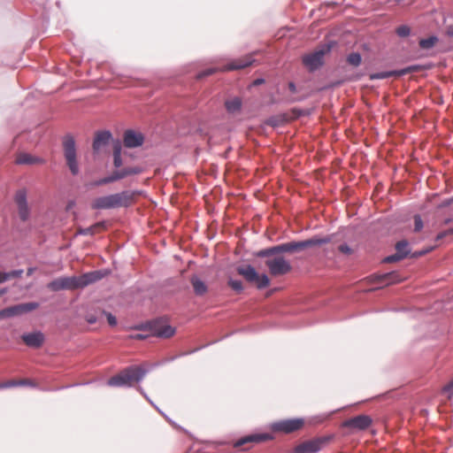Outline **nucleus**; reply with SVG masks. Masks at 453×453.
<instances>
[{
	"label": "nucleus",
	"instance_id": "nucleus-1",
	"mask_svg": "<svg viewBox=\"0 0 453 453\" xmlns=\"http://www.w3.org/2000/svg\"><path fill=\"white\" fill-rule=\"evenodd\" d=\"M103 274L99 271H94L84 273L81 276L60 277L48 283L47 288L51 291H59L63 289L74 290L83 288L100 279Z\"/></svg>",
	"mask_w": 453,
	"mask_h": 453
},
{
	"label": "nucleus",
	"instance_id": "nucleus-2",
	"mask_svg": "<svg viewBox=\"0 0 453 453\" xmlns=\"http://www.w3.org/2000/svg\"><path fill=\"white\" fill-rule=\"evenodd\" d=\"M330 242V238L328 237H312L308 240H304L302 242H291L287 243H282L274 247H271L268 249L262 250L257 253V257H273V255L283 253V252H294L298 250H303L308 248L321 246L323 244L328 243Z\"/></svg>",
	"mask_w": 453,
	"mask_h": 453
},
{
	"label": "nucleus",
	"instance_id": "nucleus-3",
	"mask_svg": "<svg viewBox=\"0 0 453 453\" xmlns=\"http://www.w3.org/2000/svg\"><path fill=\"white\" fill-rule=\"evenodd\" d=\"M138 191L125 190L119 193L100 196L94 199L91 208L94 210H106L119 207H128L134 203Z\"/></svg>",
	"mask_w": 453,
	"mask_h": 453
},
{
	"label": "nucleus",
	"instance_id": "nucleus-4",
	"mask_svg": "<svg viewBox=\"0 0 453 453\" xmlns=\"http://www.w3.org/2000/svg\"><path fill=\"white\" fill-rule=\"evenodd\" d=\"M146 373V370L142 366H130L123 370L119 374L111 377L108 380V385L111 387L132 386L140 381Z\"/></svg>",
	"mask_w": 453,
	"mask_h": 453
},
{
	"label": "nucleus",
	"instance_id": "nucleus-5",
	"mask_svg": "<svg viewBox=\"0 0 453 453\" xmlns=\"http://www.w3.org/2000/svg\"><path fill=\"white\" fill-rule=\"evenodd\" d=\"M237 273L242 276L248 282L255 283L259 289L265 288L270 285V280L267 275H259L255 268L250 265L238 266Z\"/></svg>",
	"mask_w": 453,
	"mask_h": 453
},
{
	"label": "nucleus",
	"instance_id": "nucleus-6",
	"mask_svg": "<svg viewBox=\"0 0 453 453\" xmlns=\"http://www.w3.org/2000/svg\"><path fill=\"white\" fill-rule=\"evenodd\" d=\"M272 276L277 277L285 275L291 272L290 263L282 256L269 257L265 262Z\"/></svg>",
	"mask_w": 453,
	"mask_h": 453
},
{
	"label": "nucleus",
	"instance_id": "nucleus-7",
	"mask_svg": "<svg viewBox=\"0 0 453 453\" xmlns=\"http://www.w3.org/2000/svg\"><path fill=\"white\" fill-rule=\"evenodd\" d=\"M64 154L67 166L73 175L78 174L79 165L76 160L75 142L72 136H65L63 142Z\"/></svg>",
	"mask_w": 453,
	"mask_h": 453
},
{
	"label": "nucleus",
	"instance_id": "nucleus-8",
	"mask_svg": "<svg viewBox=\"0 0 453 453\" xmlns=\"http://www.w3.org/2000/svg\"><path fill=\"white\" fill-rule=\"evenodd\" d=\"M331 50L329 44L323 45L321 48L316 50L314 52L306 54L303 57V64L310 71L318 69L323 64V58L325 54L328 53Z\"/></svg>",
	"mask_w": 453,
	"mask_h": 453
},
{
	"label": "nucleus",
	"instance_id": "nucleus-9",
	"mask_svg": "<svg viewBox=\"0 0 453 453\" xmlns=\"http://www.w3.org/2000/svg\"><path fill=\"white\" fill-rule=\"evenodd\" d=\"M372 424V418L368 415H357L356 417L346 419L342 423V427L349 429L350 434L365 431Z\"/></svg>",
	"mask_w": 453,
	"mask_h": 453
},
{
	"label": "nucleus",
	"instance_id": "nucleus-10",
	"mask_svg": "<svg viewBox=\"0 0 453 453\" xmlns=\"http://www.w3.org/2000/svg\"><path fill=\"white\" fill-rule=\"evenodd\" d=\"M304 426L303 418L283 419L273 423L272 429L273 432L291 434L302 429Z\"/></svg>",
	"mask_w": 453,
	"mask_h": 453
},
{
	"label": "nucleus",
	"instance_id": "nucleus-11",
	"mask_svg": "<svg viewBox=\"0 0 453 453\" xmlns=\"http://www.w3.org/2000/svg\"><path fill=\"white\" fill-rule=\"evenodd\" d=\"M14 203L17 207L19 218L22 221L28 220L30 217V207L27 203V193L24 188L19 189L14 195Z\"/></svg>",
	"mask_w": 453,
	"mask_h": 453
},
{
	"label": "nucleus",
	"instance_id": "nucleus-12",
	"mask_svg": "<svg viewBox=\"0 0 453 453\" xmlns=\"http://www.w3.org/2000/svg\"><path fill=\"white\" fill-rule=\"evenodd\" d=\"M39 307V303L31 302V303H19L13 306L7 307L4 309V317L5 318H12L19 316L27 312H30L34 310H36Z\"/></svg>",
	"mask_w": 453,
	"mask_h": 453
},
{
	"label": "nucleus",
	"instance_id": "nucleus-13",
	"mask_svg": "<svg viewBox=\"0 0 453 453\" xmlns=\"http://www.w3.org/2000/svg\"><path fill=\"white\" fill-rule=\"evenodd\" d=\"M326 443L325 438H316L306 441L296 447L297 453H316Z\"/></svg>",
	"mask_w": 453,
	"mask_h": 453
},
{
	"label": "nucleus",
	"instance_id": "nucleus-14",
	"mask_svg": "<svg viewBox=\"0 0 453 453\" xmlns=\"http://www.w3.org/2000/svg\"><path fill=\"white\" fill-rule=\"evenodd\" d=\"M143 172V168L142 166H129V167H125L123 169H120V170H114L110 175H109V178H110V180L111 182H115L117 180H122L127 176H130V175H136V174H140Z\"/></svg>",
	"mask_w": 453,
	"mask_h": 453
},
{
	"label": "nucleus",
	"instance_id": "nucleus-15",
	"mask_svg": "<svg viewBox=\"0 0 453 453\" xmlns=\"http://www.w3.org/2000/svg\"><path fill=\"white\" fill-rule=\"evenodd\" d=\"M144 142L143 135L134 130H127L124 133L123 142L127 148H136L141 146Z\"/></svg>",
	"mask_w": 453,
	"mask_h": 453
},
{
	"label": "nucleus",
	"instance_id": "nucleus-16",
	"mask_svg": "<svg viewBox=\"0 0 453 453\" xmlns=\"http://www.w3.org/2000/svg\"><path fill=\"white\" fill-rule=\"evenodd\" d=\"M420 70L419 65H411L408 66L404 69L399 70V71H392V72H381V73H376L370 75L371 80H377V79H386L389 78L391 76H401L404 75L412 72H417Z\"/></svg>",
	"mask_w": 453,
	"mask_h": 453
},
{
	"label": "nucleus",
	"instance_id": "nucleus-17",
	"mask_svg": "<svg viewBox=\"0 0 453 453\" xmlns=\"http://www.w3.org/2000/svg\"><path fill=\"white\" fill-rule=\"evenodd\" d=\"M21 339L27 346L35 349L40 348L44 342V335L42 332L23 334Z\"/></svg>",
	"mask_w": 453,
	"mask_h": 453
},
{
	"label": "nucleus",
	"instance_id": "nucleus-18",
	"mask_svg": "<svg viewBox=\"0 0 453 453\" xmlns=\"http://www.w3.org/2000/svg\"><path fill=\"white\" fill-rule=\"evenodd\" d=\"M372 280L375 283L384 286L401 281L400 276L395 272L373 275Z\"/></svg>",
	"mask_w": 453,
	"mask_h": 453
},
{
	"label": "nucleus",
	"instance_id": "nucleus-19",
	"mask_svg": "<svg viewBox=\"0 0 453 453\" xmlns=\"http://www.w3.org/2000/svg\"><path fill=\"white\" fill-rule=\"evenodd\" d=\"M111 138V134L109 131H100L96 134L93 142V150L95 152L100 151L102 148L106 146Z\"/></svg>",
	"mask_w": 453,
	"mask_h": 453
},
{
	"label": "nucleus",
	"instance_id": "nucleus-20",
	"mask_svg": "<svg viewBox=\"0 0 453 453\" xmlns=\"http://www.w3.org/2000/svg\"><path fill=\"white\" fill-rule=\"evenodd\" d=\"M254 59L251 56H246L244 58L236 59L233 61L232 63L226 65L222 71H233V70H238L245 68L249 65H250L253 63Z\"/></svg>",
	"mask_w": 453,
	"mask_h": 453
},
{
	"label": "nucleus",
	"instance_id": "nucleus-21",
	"mask_svg": "<svg viewBox=\"0 0 453 453\" xmlns=\"http://www.w3.org/2000/svg\"><path fill=\"white\" fill-rule=\"evenodd\" d=\"M175 333V329L169 325L157 324L153 327V334L160 338H170Z\"/></svg>",
	"mask_w": 453,
	"mask_h": 453
},
{
	"label": "nucleus",
	"instance_id": "nucleus-22",
	"mask_svg": "<svg viewBox=\"0 0 453 453\" xmlns=\"http://www.w3.org/2000/svg\"><path fill=\"white\" fill-rule=\"evenodd\" d=\"M270 438H271V436L266 434L248 435V436H245V437L240 439L239 441H237L235 443V446L241 447L249 442L265 441L269 440Z\"/></svg>",
	"mask_w": 453,
	"mask_h": 453
},
{
	"label": "nucleus",
	"instance_id": "nucleus-23",
	"mask_svg": "<svg viewBox=\"0 0 453 453\" xmlns=\"http://www.w3.org/2000/svg\"><path fill=\"white\" fill-rule=\"evenodd\" d=\"M190 282H191V285L194 288V292L196 293V295L203 296L207 292L208 288H207L206 284L202 280H200L197 276H196V275L192 276L190 279Z\"/></svg>",
	"mask_w": 453,
	"mask_h": 453
},
{
	"label": "nucleus",
	"instance_id": "nucleus-24",
	"mask_svg": "<svg viewBox=\"0 0 453 453\" xmlns=\"http://www.w3.org/2000/svg\"><path fill=\"white\" fill-rule=\"evenodd\" d=\"M16 163L19 165H33L42 163V161L37 157H34L27 153H20L16 157Z\"/></svg>",
	"mask_w": 453,
	"mask_h": 453
},
{
	"label": "nucleus",
	"instance_id": "nucleus-25",
	"mask_svg": "<svg viewBox=\"0 0 453 453\" xmlns=\"http://www.w3.org/2000/svg\"><path fill=\"white\" fill-rule=\"evenodd\" d=\"M226 108L228 112L235 113L240 111L242 107V100L239 97H234L231 100H227L225 103Z\"/></svg>",
	"mask_w": 453,
	"mask_h": 453
},
{
	"label": "nucleus",
	"instance_id": "nucleus-26",
	"mask_svg": "<svg viewBox=\"0 0 453 453\" xmlns=\"http://www.w3.org/2000/svg\"><path fill=\"white\" fill-rule=\"evenodd\" d=\"M22 273L23 270H13L8 273L0 272V284L4 283L11 279L20 278Z\"/></svg>",
	"mask_w": 453,
	"mask_h": 453
},
{
	"label": "nucleus",
	"instance_id": "nucleus-27",
	"mask_svg": "<svg viewBox=\"0 0 453 453\" xmlns=\"http://www.w3.org/2000/svg\"><path fill=\"white\" fill-rule=\"evenodd\" d=\"M396 253L402 257H406L410 253L409 243L407 241H400L395 244Z\"/></svg>",
	"mask_w": 453,
	"mask_h": 453
},
{
	"label": "nucleus",
	"instance_id": "nucleus-28",
	"mask_svg": "<svg viewBox=\"0 0 453 453\" xmlns=\"http://www.w3.org/2000/svg\"><path fill=\"white\" fill-rule=\"evenodd\" d=\"M437 41H438V39H437L436 36H430V37L426 38V39H421L419 41V46L422 49L429 50V49L433 48L435 45Z\"/></svg>",
	"mask_w": 453,
	"mask_h": 453
},
{
	"label": "nucleus",
	"instance_id": "nucleus-29",
	"mask_svg": "<svg viewBox=\"0 0 453 453\" xmlns=\"http://www.w3.org/2000/svg\"><path fill=\"white\" fill-rule=\"evenodd\" d=\"M103 227H104V223H96L89 227H87L84 229H80L79 233L83 235H88V234L92 235V234H96L98 231V229L103 228Z\"/></svg>",
	"mask_w": 453,
	"mask_h": 453
},
{
	"label": "nucleus",
	"instance_id": "nucleus-30",
	"mask_svg": "<svg viewBox=\"0 0 453 453\" xmlns=\"http://www.w3.org/2000/svg\"><path fill=\"white\" fill-rule=\"evenodd\" d=\"M347 61L353 66H358L362 61L361 55L357 52L350 53L347 58Z\"/></svg>",
	"mask_w": 453,
	"mask_h": 453
},
{
	"label": "nucleus",
	"instance_id": "nucleus-31",
	"mask_svg": "<svg viewBox=\"0 0 453 453\" xmlns=\"http://www.w3.org/2000/svg\"><path fill=\"white\" fill-rule=\"evenodd\" d=\"M228 286L237 293H241L243 290V286L241 280L230 279L228 280Z\"/></svg>",
	"mask_w": 453,
	"mask_h": 453
},
{
	"label": "nucleus",
	"instance_id": "nucleus-32",
	"mask_svg": "<svg viewBox=\"0 0 453 453\" xmlns=\"http://www.w3.org/2000/svg\"><path fill=\"white\" fill-rule=\"evenodd\" d=\"M396 34L400 37H406L410 35L411 29L408 26L403 25L396 28L395 30Z\"/></svg>",
	"mask_w": 453,
	"mask_h": 453
},
{
	"label": "nucleus",
	"instance_id": "nucleus-33",
	"mask_svg": "<svg viewBox=\"0 0 453 453\" xmlns=\"http://www.w3.org/2000/svg\"><path fill=\"white\" fill-rule=\"evenodd\" d=\"M17 383H18V387L19 386H28V387L35 388L37 386L36 383L30 379L17 380Z\"/></svg>",
	"mask_w": 453,
	"mask_h": 453
},
{
	"label": "nucleus",
	"instance_id": "nucleus-34",
	"mask_svg": "<svg viewBox=\"0 0 453 453\" xmlns=\"http://www.w3.org/2000/svg\"><path fill=\"white\" fill-rule=\"evenodd\" d=\"M423 227V221L419 215L414 216V231L419 232Z\"/></svg>",
	"mask_w": 453,
	"mask_h": 453
},
{
	"label": "nucleus",
	"instance_id": "nucleus-35",
	"mask_svg": "<svg viewBox=\"0 0 453 453\" xmlns=\"http://www.w3.org/2000/svg\"><path fill=\"white\" fill-rule=\"evenodd\" d=\"M18 387L17 380H10L4 382H0V389Z\"/></svg>",
	"mask_w": 453,
	"mask_h": 453
},
{
	"label": "nucleus",
	"instance_id": "nucleus-36",
	"mask_svg": "<svg viewBox=\"0 0 453 453\" xmlns=\"http://www.w3.org/2000/svg\"><path fill=\"white\" fill-rule=\"evenodd\" d=\"M218 71L217 68H207L205 69L204 71L199 73L196 76L197 79H202L203 77H206V76H209V75H211L213 74L214 73H216Z\"/></svg>",
	"mask_w": 453,
	"mask_h": 453
},
{
	"label": "nucleus",
	"instance_id": "nucleus-37",
	"mask_svg": "<svg viewBox=\"0 0 453 453\" xmlns=\"http://www.w3.org/2000/svg\"><path fill=\"white\" fill-rule=\"evenodd\" d=\"M338 250L345 255H351L353 253V250L346 243L339 245Z\"/></svg>",
	"mask_w": 453,
	"mask_h": 453
},
{
	"label": "nucleus",
	"instance_id": "nucleus-38",
	"mask_svg": "<svg viewBox=\"0 0 453 453\" xmlns=\"http://www.w3.org/2000/svg\"><path fill=\"white\" fill-rule=\"evenodd\" d=\"M402 259H403V257H402L399 254L395 252V254L385 257L383 261L385 263H395Z\"/></svg>",
	"mask_w": 453,
	"mask_h": 453
},
{
	"label": "nucleus",
	"instance_id": "nucleus-39",
	"mask_svg": "<svg viewBox=\"0 0 453 453\" xmlns=\"http://www.w3.org/2000/svg\"><path fill=\"white\" fill-rule=\"evenodd\" d=\"M109 183H111V182L110 180L109 176H107L103 179H100V180L91 182V185L94 187H98V186H102V185H105V184H109Z\"/></svg>",
	"mask_w": 453,
	"mask_h": 453
},
{
	"label": "nucleus",
	"instance_id": "nucleus-40",
	"mask_svg": "<svg viewBox=\"0 0 453 453\" xmlns=\"http://www.w3.org/2000/svg\"><path fill=\"white\" fill-rule=\"evenodd\" d=\"M449 234H453V227L439 233L436 236V241H441Z\"/></svg>",
	"mask_w": 453,
	"mask_h": 453
},
{
	"label": "nucleus",
	"instance_id": "nucleus-41",
	"mask_svg": "<svg viewBox=\"0 0 453 453\" xmlns=\"http://www.w3.org/2000/svg\"><path fill=\"white\" fill-rule=\"evenodd\" d=\"M443 391L448 394V397L453 396V380L443 388Z\"/></svg>",
	"mask_w": 453,
	"mask_h": 453
},
{
	"label": "nucleus",
	"instance_id": "nucleus-42",
	"mask_svg": "<svg viewBox=\"0 0 453 453\" xmlns=\"http://www.w3.org/2000/svg\"><path fill=\"white\" fill-rule=\"evenodd\" d=\"M113 156H121V144L117 142L113 147Z\"/></svg>",
	"mask_w": 453,
	"mask_h": 453
},
{
	"label": "nucleus",
	"instance_id": "nucleus-43",
	"mask_svg": "<svg viewBox=\"0 0 453 453\" xmlns=\"http://www.w3.org/2000/svg\"><path fill=\"white\" fill-rule=\"evenodd\" d=\"M113 165L116 168H119L122 165L121 156H113Z\"/></svg>",
	"mask_w": 453,
	"mask_h": 453
},
{
	"label": "nucleus",
	"instance_id": "nucleus-44",
	"mask_svg": "<svg viewBox=\"0 0 453 453\" xmlns=\"http://www.w3.org/2000/svg\"><path fill=\"white\" fill-rule=\"evenodd\" d=\"M107 321L111 326H115L117 324L116 318L111 313H107Z\"/></svg>",
	"mask_w": 453,
	"mask_h": 453
},
{
	"label": "nucleus",
	"instance_id": "nucleus-45",
	"mask_svg": "<svg viewBox=\"0 0 453 453\" xmlns=\"http://www.w3.org/2000/svg\"><path fill=\"white\" fill-rule=\"evenodd\" d=\"M434 248H431L429 250H422V251H419L418 253H415L413 256L414 257H418V256H423L425 254H426L427 252L431 251Z\"/></svg>",
	"mask_w": 453,
	"mask_h": 453
},
{
	"label": "nucleus",
	"instance_id": "nucleus-46",
	"mask_svg": "<svg viewBox=\"0 0 453 453\" xmlns=\"http://www.w3.org/2000/svg\"><path fill=\"white\" fill-rule=\"evenodd\" d=\"M288 88L289 90L292 92V93H296V85L294 82H289L288 83Z\"/></svg>",
	"mask_w": 453,
	"mask_h": 453
},
{
	"label": "nucleus",
	"instance_id": "nucleus-47",
	"mask_svg": "<svg viewBox=\"0 0 453 453\" xmlns=\"http://www.w3.org/2000/svg\"><path fill=\"white\" fill-rule=\"evenodd\" d=\"M264 81H264L263 79H257V80H255V81H253V85H254V86H258V85H260V84L264 83Z\"/></svg>",
	"mask_w": 453,
	"mask_h": 453
},
{
	"label": "nucleus",
	"instance_id": "nucleus-48",
	"mask_svg": "<svg viewBox=\"0 0 453 453\" xmlns=\"http://www.w3.org/2000/svg\"><path fill=\"white\" fill-rule=\"evenodd\" d=\"M35 271V268H34V267L28 268L27 271V276H31L34 273Z\"/></svg>",
	"mask_w": 453,
	"mask_h": 453
},
{
	"label": "nucleus",
	"instance_id": "nucleus-49",
	"mask_svg": "<svg viewBox=\"0 0 453 453\" xmlns=\"http://www.w3.org/2000/svg\"><path fill=\"white\" fill-rule=\"evenodd\" d=\"M8 289L6 288H0V297L7 293Z\"/></svg>",
	"mask_w": 453,
	"mask_h": 453
},
{
	"label": "nucleus",
	"instance_id": "nucleus-50",
	"mask_svg": "<svg viewBox=\"0 0 453 453\" xmlns=\"http://www.w3.org/2000/svg\"><path fill=\"white\" fill-rule=\"evenodd\" d=\"M5 319L4 309L0 311V319Z\"/></svg>",
	"mask_w": 453,
	"mask_h": 453
},
{
	"label": "nucleus",
	"instance_id": "nucleus-51",
	"mask_svg": "<svg viewBox=\"0 0 453 453\" xmlns=\"http://www.w3.org/2000/svg\"><path fill=\"white\" fill-rule=\"evenodd\" d=\"M88 321L92 324V323L96 322V319L94 318L90 317L88 319Z\"/></svg>",
	"mask_w": 453,
	"mask_h": 453
},
{
	"label": "nucleus",
	"instance_id": "nucleus-52",
	"mask_svg": "<svg viewBox=\"0 0 453 453\" xmlns=\"http://www.w3.org/2000/svg\"><path fill=\"white\" fill-rule=\"evenodd\" d=\"M137 338H138V339H142V338H143V336H142V335H137Z\"/></svg>",
	"mask_w": 453,
	"mask_h": 453
}]
</instances>
